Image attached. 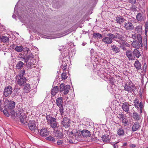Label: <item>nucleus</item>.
Segmentation results:
<instances>
[{"label":"nucleus","instance_id":"f257e3e1","mask_svg":"<svg viewBox=\"0 0 148 148\" xmlns=\"http://www.w3.org/2000/svg\"><path fill=\"white\" fill-rule=\"evenodd\" d=\"M107 36L104 37L102 39V42L107 45L111 43L112 42V39H114V38H118L120 40H121L122 39L121 36L118 34L116 36L113 34L108 33L107 34Z\"/></svg>","mask_w":148,"mask_h":148},{"label":"nucleus","instance_id":"dca6fc26","mask_svg":"<svg viewBox=\"0 0 148 148\" xmlns=\"http://www.w3.org/2000/svg\"><path fill=\"white\" fill-rule=\"evenodd\" d=\"M70 120L69 119H68L66 118H64L63 119L62 121V124L63 126L66 128H68L70 126V122H69Z\"/></svg>","mask_w":148,"mask_h":148},{"label":"nucleus","instance_id":"13d9d810","mask_svg":"<svg viewBox=\"0 0 148 148\" xmlns=\"http://www.w3.org/2000/svg\"><path fill=\"white\" fill-rule=\"evenodd\" d=\"M11 113L12 114H14L15 116V112L14 110H12Z\"/></svg>","mask_w":148,"mask_h":148},{"label":"nucleus","instance_id":"864d4df0","mask_svg":"<svg viewBox=\"0 0 148 148\" xmlns=\"http://www.w3.org/2000/svg\"><path fill=\"white\" fill-rule=\"evenodd\" d=\"M67 65V64L65 62L62 61V66H66Z\"/></svg>","mask_w":148,"mask_h":148},{"label":"nucleus","instance_id":"3c124183","mask_svg":"<svg viewBox=\"0 0 148 148\" xmlns=\"http://www.w3.org/2000/svg\"><path fill=\"white\" fill-rule=\"evenodd\" d=\"M130 3L135 4L136 3V0H128Z\"/></svg>","mask_w":148,"mask_h":148},{"label":"nucleus","instance_id":"e433bc0d","mask_svg":"<svg viewBox=\"0 0 148 148\" xmlns=\"http://www.w3.org/2000/svg\"><path fill=\"white\" fill-rule=\"evenodd\" d=\"M56 136L58 137V138H60L62 137L63 134L60 131H57L56 132Z\"/></svg>","mask_w":148,"mask_h":148},{"label":"nucleus","instance_id":"c85d7f7f","mask_svg":"<svg viewBox=\"0 0 148 148\" xmlns=\"http://www.w3.org/2000/svg\"><path fill=\"white\" fill-rule=\"evenodd\" d=\"M24 89L25 90V92L26 93L28 92L30 89V85L29 84H26Z\"/></svg>","mask_w":148,"mask_h":148},{"label":"nucleus","instance_id":"37998d69","mask_svg":"<svg viewBox=\"0 0 148 148\" xmlns=\"http://www.w3.org/2000/svg\"><path fill=\"white\" fill-rule=\"evenodd\" d=\"M62 80L66 79L67 77L66 76V73H63L62 74Z\"/></svg>","mask_w":148,"mask_h":148},{"label":"nucleus","instance_id":"7ed1b4c3","mask_svg":"<svg viewBox=\"0 0 148 148\" xmlns=\"http://www.w3.org/2000/svg\"><path fill=\"white\" fill-rule=\"evenodd\" d=\"M47 122L50 125L51 127L55 128L57 127L56 119L52 116L50 115H47L46 116Z\"/></svg>","mask_w":148,"mask_h":148},{"label":"nucleus","instance_id":"5fc2aeb1","mask_svg":"<svg viewBox=\"0 0 148 148\" xmlns=\"http://www.w3.org/2000/svg\"><path fill=\"white\" fill-rule=\"evenodd\" d=\"M62 141L60 140H58L57 143V144L59 145H60L62 144Z\"/></svg>","mask_w":148,"mask_h":148},{"label":"nucleus","instance_id":"20e7f679","mask_svg":"<svg viewBox=\"0 0 148 148\" xmlns=\"http://www.w3.org/2000/svg\"><path fill=\"white\" fill-rule=\"evenodd\" d=\"M137 40H134L132 43V45L136 49H139L142 47V36L140 34H138Z\"/></svg>","mask_w":148,"mask_h":148},{"label":"nucleus","instance_id":"69168bd1","mask_svg":"<svg viewBox=\"0 0 148 148\" xmlns=\"http://www.w3.org/2000/svg\"><path fill=\"white\" fill-rule=\"evenodd\" d=\"M127 145V144L126 143H125L123 144V146H126Z\"/></svg>","mask_w":148,"mask_h":148},{"label":"nucleus","instance_id":"4d7b16f0","mask_svg":"<svg viewBox=\"0 0 148 148\" xmlns=\"http://www.w3.org/2000/svg\"><path fill=\"white\" fill-rule=\"evenodd\" d=\"M116 39V38H114V39H113V40H114L116 41V42H118L119 44V42H120L121 40H119L117 39Z\"/></svg>","mask_w":148,"mask_h":148},{"label":"nucleus","instance_id":"e2e57ef3","mask_svg":"<svg viewBox=\"0 0 148 148\" xmlns=\"http://www.w3.org/2000/svg\"><path fill=\"white\" fill-rule=\"evenodd\" d=\"M136 147V145L134 144H132L131 145V147H132V148H134V147Z\"/></svg>","mask_w":148,"mask_h":148},{"label":"nucleus","instance_id":"412c9836","mask_svg":"<svg viewBox=\"0 0 148 148\" xmlns=\"http://www.w3.org/2000/svg\"><path fill=\"white\" fill-rule=\"evenodd\" d=\"M116 21L119 24H121L124 22L125 21H127L125 19L121 16L116 17Z\"/></svg>","mask_w":148,"mask_h":148},{"label":"nucleus","instance_id":"f8f14e48","mask_svg":"<svg viewBox=\"0 0 148 148\" xmlns=\"http://www.w3.org/2000/svg\"><path fill=\"white\" fill-rule=\"evenodd\" d=\"M49 133L46 128H43L40 130V135L43 137H46L47 136Z\"/></svg>","mask_w":148,"mask_h":148},{"label":"nucleus","instance_id":"4c0bfd02","mask_svg":"<svg viewBox=\"0 0 148 148\" xmlns=\"http://www.w3.org/2000/svg\"><path fill=\"white\" fill-rule=\"evenodd\" d=\"M122 120V123L123 125L124 126H127L128 125V121L127 119H126L125 117Z\"/></svg>","mask_w":148,"mask_h":148},{"label":"nucleus","instance_id":"a18cd8bd","mask_svg":"<svg viewBox=\"0 0 148 148\" xmlns=\"http://www.w3.org/2000/svg\"><path fill=\"white\" fill-rule=\"evenodd\" d=\"M139 106V108H140V113H142V110L143 108V103L142 102H140L139 104V105L138 106Z\"/></svg>","mask_w":148,"mask_h":148},{"label":"nucleus","instance_id":"603ef678","mask_svg":"<svg viewBox=\"0 0 148 148\" xmlns=\"http://www.w3.org/2000/svg\"><path fill=\"white\" fill-rule=\"evenodd\" d=\"M125 46L120 45L119 47L120 48L122 49L123 50L125 51L126 50V48L125 47Z\"/></svg>","mask_w":148,"mask_h":148},{"label":"nucleus","instance_id":"338daca9","mask_svg":"<svg viewBox=\"0 0 148 148\" xmlns=\"http://www.w3.org/2000/svg\"><path fill=\"white\" fill-rule=\"evenodd\" d=\"M12 17L13 18H15L16 17V16L15 14H13Z\"/></svg>","mask_w":148,"mask_h":148},{"label":"nucleus","instance_id":"a211bd4d","mask_svg":"<svg viewBox=\"0 0 148 148\" xmlns=\"http://www.w3.org/2000/svg\"><path fill=\"white\" fill-rule=\"evenodd\" d=\"M132 117L135 121H139L141 119V116L136 112H134L133 113Z\"/></svg>","mask_w":148,"mask_h":148},{"label":"nucleus","instance_id":"aec40b11","mask_svg":"<svg viewBox=\"0 0 148 148\" xmlns=\"http://www.w3.org/2000/svg\"><path fill=\"white\" fill-rule=\"evenodd\" d=\"M112 51L115 54L119 53L120 51V48L116 45H113L111 46Z\"/></svg>","mask_w":148,"mask_h":148},{"label":"nucleus","instance_id":"39448f33","mask_svg":"<svg viewBox=\"0 0 148 148\" xmlns=\"http://www.w3.org/2000/svg\"><path fill=\"white\" fill-rule=\"evenodd\" d=\"M15 102L12 101H9L8 100H5L4 105L5 109L8 110H12L15 107Z\"/></svg>","mask_w":148,"mask_h":148},{"label":"nucleus","instance_id":"c9c22d12","mask_svg":"<svg viewBox=\"0 0 148 148\" xmlns=\"http://www.w3.org/2000/svg\"><path fill=\"white\" fill-rule=\"evenodd\" d=\"M59 107V111L60 112V114L62 115L64 113V109L63 108V105H60V106H58Z\"/></svg>","mask_w":148,"mask_h":148},{"label":"nucleus","instance_id":"6ab92c4d","mask_svg":"<svg viewBox=\"0 0 148 148\" xmlns=\"http://www.w3.org/2000/svg\"><path fill=\"white\" fill-rule=\"evenodd\" d=\"M81 134L84 137H87L90 136V132L86 130H84L82 131Z\"/></svg>","mask_w":148,"mask_h":148},{"label":"nucleus","instance_id":"49530a36","mask_svg":"<svg viewBox=\"0 0 148 148\" xmlns=\"http://www.w3.org/2000/svg\"><path fill=\"white\" fill-rule=\"evenodd\" d=\"M32 60H30V61H29L28 62H27V63H26L27 66L28 67H30L32 64H34V63L32 62Z\"/></svg>","mask_w":148,"mask_h":148},{"label":"nucleus","instance_id":"4be33fe9","mask_svg":"<svg viewBox=\"0 0 148 148\" xmlns=\"http://www.w3.org/2000/svg\"><path fill=\"white\" fill-rule=\"evenodd\" d=\"M60 90L58 86H55L51 90V94L54 96Z\"/></svg>","mask_w":148,"mask_h":148},{"label":"nucleus","instance_id":"9d476101","mask_svg":"<svg viewBox=\"0 0 148 148\" xmlns=\"http://www.w3.org/2000/svg\"><path fill=\"white\" fill-rule=\"evenodd\" d=\"M119 125V127L118 126L117 128V134L119 137H122L125 134L124 129L123 127L121 126L120 125Z\"/></svg>","mask_w":148,"mask_h":148},{"label":"nucleus","instance_id":"680f3d73","mask_svg":"<svg viewBox=\"0 0 148 148\" xmlns=\"http://www.w3.org/2000/svg\"><path fill=\"white\" fill-rule=\"evenodd\" d=\"M145 34L146 36H147V30H146V28H145Z\"/></svg>","mask_w":148,"mask_h":148},{"label":"nucleus","instance_id":"c03bdc74","mask_svg":"<svg viewBox=\"0 0 148 148\" xmlns=\"http://www.w3.org/2000/svg\"><path fill=\"white\" fill-rule=\"evenodd\" d=\"M8 110H4L3 111L4 114L7 117H9L10 116V114L8 112Z\"/></svg>","mask_w":148,"mask_h":148},{"label":"nucleus","instance_id":"ea45409f","mask_svg":"<svg viewBox=\"0 0 148 148\" xmlns=\"http://www.w3.org/2000/svg\"><path fill=\"white\" fill-rule=\"evenodd\" d=\"M46 139L47 140H49L52 142H55L56 140L55 138L51 136L47 137Z\"/></svg>","mask_w":148,"mask_h":148},{"label":"nucleus","instance_id":"bb28decb","mask_svg":"<svg viewBox=\"0 0 148 148\" xmlns=\"http://www.w3.org/2000/svg\"><path fill=\"white\" fill-rule=\"evenodd\" d=\"M24 111L23 110V108L22 107L19 108L18 109V111L16 113V115L17 114L19 116L20 115H22L23 113L24 114ZM16 116H17V115Z\"/></svg>","mask_w":148,"mask_h":148},{"label":"nucleus","instance_id":"6e6d98bb","mask_svg":"<svg viewBox=\"0 0 148 148\" xmlns=\"http://www.w3.org/2000/svg\"><path fill=\"white\" fill-rule=\"evenodd\" d=\"M112 145L113 146L114 148H118V145L116 144H112Z\"/></svg>","mask_w":148,"mask_h":148},{"label":"nucleus","instance_id":"09e8293b","mask_svg":"<svg viewBox=\"0 0 148 148\" xmlns=\"http://www.w3.org/2000/svg\"><path fill=\"white\" fill-rule=\"evenodd\" d=\"M72 32V31H71L70 29H68L64 32V34H66L67 33H68L67 34H65L64 36H65L67 34H68L69 33L71 32Z\"/></svg>","mask_w":148,"mask_h":148},{"label":"nucleus","instance_id":"a19ab883","mask_svg":"<svg viewBox=\"0 0 148 148\" xmlns=\"http://www.w3.org/2000/svg\"><path fill=\"white\" fill-rule=\"evenodd\" d=\"M117 116L120 120H122L125 117L124 116V115L122 113L118 114V115Z\"/></svg>","mask_w":148,"mask_h":148},{"label":"nucleus","instance_id":"bf43d9fd","mask_svg":"<svg viewBox=\"0 0 148 148\" xmlns=\"http://www.w3.org/2000/svg\"><path fill=\"white\" fill-rule=\"evenodd\" d=\"M23 59H24L25 60H25H26L27 58V57L26 56H23Z\"/></svg>","mask_w":148,"mask_h":148},{"label":"nucleus","instance_id":"f3484780","mask_svg":"<svg viewBox=\"0 0 148 148\" xmlns=\"http://www.w3.org/2000/svg\"><path fill=\"white\" fill-rule=\"evenodd\" d=\"M140 127V124L138 122H135L133 125L132 127V131L133 132L138 130Z\"/></svg>","mask_w":148,"mask_h":148},{"label":"nucleus","instance_id":"de8ad7c7","mask_svg":"<svg viewBox=\"0 0 148 148\" xmlns=\"http://www.w3.org/2000/svg\"><path fill=\"white\" fill-rule=\"evenodd\" d=\"M119 44H120V45L125 46L126 45L127 43L125 41L121 40L120 42H119Z\"/></svg>","mask_w":148,"mask_h":148},{"label":"nucleus","instance_id":"393cba45","mask_svg":"<svg viewBox=\"0 0 148 148\" xmlns=\"http://www.w3.org/2000/svg\"><path fill=\"white\" fill-rule=\"evenodd\" d=\"M134 65L135 67L138 70L141 69V64L138 60H136Z\"/></svg>","mask_w":148,"mask_h":148},{"label":"nucleus","instance_id":"6e6552de","mask_svg":"<svg viewBox=\"0 0 148 148\" xmlns=\"http://www.w3.org/2000/svg\"><path fill=\"white\" fill-rule=\"evenodd\" d=\"M13 92V88L12 86H8L5 87L3 92V95L5 97L9 96Z\"/></svg>","mask_w":148,"mask_h":148},{"label":"nucleus","instance_id":"4468645a","mask_svg":"<svg viewBox=\"0 0 148 148\" xmlns=\"http://www.w3.org/2000/svg\"><path fill=\"white\" fill-rule=\"evenodd\" d=\"M126 55L127 57L130 60H132L134 59L135 57L132 55V52L130 50H127Z\"/></svg>","mask_w":148,"mask_h":148},{"label":"nucleus","instance_id":"774afa93","mask_svg":"<svg viewBox=\"0 0 148 148\" xmlns=\"http://www.w3.org/2000/svg\"><path fill=\"white\" fill-rule=\"evenodd\" d=\"M14 44L12 45H11V47H12V48L13 49H14Z\"/></svg>","mask_w":148,"mask_h":148},{"label":"nucleus","instance_id":"2f4dec72","mask_svg":"<svg viewBox=\"0 0 148 148\" xmlns=\"http://www.w3.org/2000/svg\"><path fill=\"white\" fill-rule=\"evenodd\" d=\"M1 39L2 41L4 43L9 42V38L7 36H3Z\"/></svg>","mask_w":148,"mask_h":148},{"label":"nucleus","instance_id":"72a5a7b5","mask_svg":"<svg viewBox=\"0 0 148 148\" xmlns=\"http://www.w3.org/2000/svg\"><path fill=\"white\" fill-rule=\"evenodd\" d=\"M142 27L140 25L137 26L135 28V29L137 31L138 33L139 34L142 33Z\"/></svg>","mask_w":148,"mask_h":148},{"label":"nucleus","instance_id":"b1692460","mask_svg":"<svg viewBox=\"0 0 148 148\" xmlns=\"http://www.w3.org/2000/svg\"><path fill=\"white\" fill-rule=\"evenodd\" d=\"M56 103L58 106H60V105H63V99L62 97H59L57 98L56 100Z\"/></svg>","mask_w":148,"mask_h":148},{"label":"nucleus","instance_id":"423d86ee","mask_svg":"<svg viewBox=\"0 0 148 148\" xmlns=\"http://www.w3.org/2000/svg\"><path fill=\"white\" fill-rule=\"evenodd\" d=\"M136 89L135 85L132 82H129L128 84H126L124 88V90L129 92H134Z\"/></svg>","mask_w":148,"mask_h":148},{"label":"nucleus","instance_id":"f704fd0d","mask_svg":"<svg viewBox=\"0 0 148 148\" xmlns=\"http://www.w3.org/2000/svg\"><path fill=\"white\" fill-rule=\"evenodd\" d=\"M23 47L22 46H18L16 47L14 49L15 50L18 52H21L23 50Z\"/></svg>","mask_w":148,"mask_h":148},{"label":"nucleus","instance_id":"79ce46f5","mask_svg":"<svg viewBox=\"0 0 148 148\" xmlns=\"http://www.w3.org/2000/svg\"><path fill=\"white\" fill-rule=\"evenodd\" d=\"M143 44L144 47V49L146 50H147V41L146 38H145L144 39Z\"/></svg>","mask_w":148,"mask_h":148},{"label":"nucleus","instance_id":"052dcab7","mask_svg":"<svg viewBox=\"0 0 148 148\" xmlns=\"http://www.w3.org/2000/svg\"><path fill=\"white\" fill-rule=\"evenodd\" d=\"M68 141H69V142L71 144H73V140L71 139H69Z\"/></svg>","mask_w":148,"mask_h":148},{"label":"nucleus","instance_id":"f03ea898","mask_svg":"<svg viewBox=\"0 0 148 148\" xmlns=\"http://www.w3.org/2000/svg\"><path fill=\"white\" fill-rule=\"evenodd\" d=\"M25 73V70H21L19 74L16 76V83L20 86H24L26 82V78L23 76Z\"/></svg>","mask_w":148,"mask_h":148},{"label":"nucleus","instance_id":"8fccbe9b","mask_svg":"<svg viewBox=\"0 0 148 148\" xmlns=\"http://www.w3.org/2000/svg\"><path fill=\"white\" fill-rule=\"evenodd\" d=\"M2 103H3L2 101H1L0 99V111H2V110H3V108H2Z\"/></svg>","mask_w":148,"mask_h":148},{"label":"nucleus","instance_id":"ddd939ff","mask_svg":"<svg viewBox=\"0 0 148 148\" xmlns=\"http://www.w3.org/2000/svg\"><path fill=\"white\" fill-rule=\"evenodd\" d=\"M19 119L21 122L23 123L24 124H26L27 123V122L28 121V119L27 117V116L25 115V114H22V115L19 116Z\"/></svg>","mask_w":148,"mask_h":148},{"label":"nucleus","instance_id":"2eb2a0df","mask_svg":"<svg viewBox=\"0 0 148 148\" xmlns=\"http://www.w3.org/2000/svg\"><path fill=\"white\" fill-rule=\"evenodd\" d=\"M130 105L127 102H125L123 103L122 108L123 110L128 113L130 110Z\"/></svg>","mask_w":148,"mask_h":148},{"label":"nucleus","instance_id":"7c9ffc66","mask_svg":"<svg viewBox=\"0 0 148 148\" xmlns=\"http://www.w3.org/2000/svg\"><path fill=\"white\" fill-rule=\"evenodd\" d=\"M136 18L138 21H142L143 19V17L141 14L140 13H138L136 16Z\"/></svg>","mask_w":148,"mask_h":148},{"label":"nucleus","instance_id":"58836bf2","mask_svg":"<svg viewBox=\"0 0 148 148\" xmlns=\"http://www.w3.org/2000/svg\"><path fill=\"white\" fill-rule=\"evenodd\" d=\"M134 105L135 107L139 108L138 106L140 103L138 99L134 100Z\"/></svg>","mask_w":148,"mask_h":148},{"label":"nucleus","instance_id":"a878e982","mask_svg":"<svg viewBox=\"0 0 148 148\" xmlns=\"http://www.w3.org/2000/svg\"><path fill=\"white\" fill-rule=\"evenodd\" d=\"M24 63L21 61H18L16 64V69H21L23 66Z\"/></svg>","mask_w":148,"mask_h":148},{"label":"nucleus","instance_id":"cd10ccee","mask_svg":"<svg viewBox=\"0 0 148 148\" xmlns=\"http://www.w3.org/2000/svg\"><path fill=\"white\" fill-rule=\"evenodd\" d=\"M34 58V56L32 53L28 54L27 56V58L25 60V62L27 63L29 60H32Z\"/></svg>","mask_w":148,"mask_h":148},{"label":"nucleus","instance_id":"5701e85b","mask_svg":"<svg viewBox=\"0 0 148 148\" xmlns=\"http://www.w3.org/2000/svg\"><path fill=\"white\" fill-rule=\"evenodd\" d=\"M101 138L103 141L105 143H109L110 142V138L108 135L102 136Z\"/></svg>","mask_w":148,"mask_h":148},{"label":"nucleus","instance_id":"0eeeda50","mask_svg":"<svg viewBox=\"0 0 148 148\" xmlns=\"http://www.w3.org/2000/svg\"><path fill=\"white\" fill-rule=\"evenodd\" d=\"M70 87L69 85H67L65 86L64 84H61L60 86V92H62L64 95H66L69 92Z\"/></svg>","mask_w":148,"mask_h":148},{"label":"nucleus","instance_id":"0e129e2a","mask_svg":"<svg viewBox=\"0 0 148 148\" xmlns=\"http://www.w3.org/2000/svg\"><path fill=\"white\" fill-rule=\"evenodd\" d=\"M63 67L62 68V69L63 70H65L66 69V66H63Z\"/></svg>","mask_w":148,"mask_h":148},{"label":"nucleus","instance_id":"c756f323","mask_svg":"<svg viewBox=\"0 0 148 148\" xmlns=\"http://www.w3.org/2000/svg\"><path fill=\"white\" fill-rule=\"evenodd\" d=\"M133 53L134 56L138 58L140 56V52L136 49L134 50Z\"/></svg>","mask_w":148,"mask_h":148},{"label":"nucleus","instance_id":"1a4fd4ad","mask_svg":"<svg viewBox=\"0 0 148 148\" xmlns=\"http://www.w3.org/2000/svg\"><path fill=\"white\" fill-rule=\"evenodd\" d=\"M28 124L29 129L32 131L35 132L37 130L35 121L30 120Z\"/></svg>","mask_w":148,"mask_h":148},{"label":"nucleus","instance_id":"9b49d317","mask_svg":"<svg viewBox=\"0 0 148 148\" xmlns=\"http://www.w3.org/2000/svg\"><path fill=\"white\" fill-rule=\"evenodd\" d=\"M124 27L126 30L129 31L134 29V28L132 23L128 21L125 23Z\"/></svg>","mask_w":148,"mask_h":148},{"label":"nucleus","instance_id":"473e14b6","mask_svg":"<svg viewBox=\"0 0 148 148\" xmlns=\"http://www.w3.org/2000/svg\"><path fill=\"white\" fill-rule=\"evenodd\" d=\"M102 34L98 33H94L93 35V36L94 38H102Z\"/></svg>","mask_w":148,"mask_h":148}]
</instances>
